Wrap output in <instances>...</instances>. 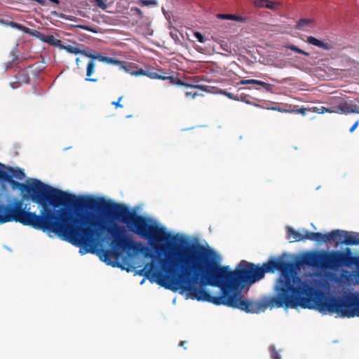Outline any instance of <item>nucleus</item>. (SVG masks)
Listing matches in <instances>:
<instances>
[{"mask_svg":"<svg viewBox=\"0 0 359 359\" xmlns=\"http://www.w3.org/2000/svg\"><path fill=\"white\" fill-rule=\"evenodd\" d=\"M97 81V79L91 78V82H96Z\"/></svg>","mask_w":359,"mask_h":359,"instance_id":"nucleus-54","label":"nucleus"},{"mask_svg":"<svg viewBox=\"0 0 359 359\" xmlns=\"http://www.w3.org/2000/svg\"><path fill=\"white\" fill-rule=\"evenodd\" d=\"M184 341H181L180 344H179V346H184Z\"/></svg>","mask_w":359,"mask_h":359,"instance_id":"nucleus-53","label":"nucleus"},{"mask_svg":"<svg viewBox=\"0 0 359 359\" xmlns=\"http://www.w3.org/2000/svg\"><path fill=\"white\" fill-rule=\"evenodd\" d=\"M359 102L358 100H348L345 104H339L336 107V112L341 114H359V107L355 102Z\"/></svg>","mask_w":359,"mask_h":359,"instance_id":"nucleus-12","label":"nucleus"},{"mask_svg":"<svg viewBox=\"0 0 359 359\" xmlns=\"http://www.w3.org/2000/svg\"><path fill=\"white\" fill-rule=\"evenodd\" d=\"M146 280H147V276H145L144 277H143V278H142V280L140 281V284L141 285H142L145 283Z\"/></svg>","mask_w":359,"mask_h":359,"instance_id":"nucleus-47","label":"nucleus"},{"mask_svg":"<svg viewBox=\"0 0 359 359\" xmlns=\"http://www.w3.org/2000/svg\"><path fill=\"white\" fill-rule=\"evenodd\" d=\"M258 84H262V83L260 82V80L254 79L253 82H252V85L257 86Z\"/></svg>","mask_w":359,"mask_h":359,"instance_id":"nucleus-44","label":"nucleus"},{"mask_svg":"<svg viewBox=\"0 0 359 359\" xmlns=\"http://www.w3.org/2000/svg\"><path fill=\"white\" fill-rule=\"evenodd\" d=\"M252 4L257 8H268L273 11L279 8V4L271 0H252Z\"/></svg>","mask_w":359,"mask_h":359,"instance_id":"nucleus-13","label":"nucleus"},{"mask_svg":"<svg viewBox=\"0 0 359 359\" xmlns=\"http://www.w3.org/2000/svg\"><path fill=\"white\" fill-rule=\"evenodd\" d=\"M254 79H248V85H252Z\"/></svg>","mask_w":359,"mask_h":359,"instance_id":"nucleus-50","label":"nucleus"},{"mask_svg":"<svg viewBox=\"0 0 359 359\" xmlns=\"http://www.w3.org/2000/svg\"><path fill=\"white\" fill-rule=\"evenodd\" d=\"M169 22V25L168 27V29H171L172 28V23L170 21H168Z\"/></svg>","mask_w":359,"mask_h":359,"instance_id":"nucleus-52","label":"nucleus"},{"mask_svg":"<svg viewBox=\"0 0 359 359\" xmlns=\"http://www.w3.org/2000/svg\"><path fill=\"white\" fill-rule=\"evenodd\" d=\"M131 11L135 12V13H137L140 16L142 15V12L141 11V9L140 8H138V7L132 8Z\"/></svg>","mask_w":359,"mask_h":359,"instance_id":"nucleus-41","label":"nucleus"},{"mask_svg":"<svg viewBox=\"0 0 359 359\" xmlns=\"http://www.w3.org/2000/svg\"><path fill=\"white\" fill-rule=\"evenodd\" d=\"M131 117H132V115H131V114H130V115H127V116H126V118H131Z\"/></svg>","mask_w":359,"mask_h":359,"instance_id":"nucleus-58","label":"nucleus"},{"mask_svg":"<svg viewBox=\"0 0 359 359\" xmlns=\"http://www.w3.org/2000/svg\"><path fill=\"white\" fill-rule=\"evenodd\" d=\"M194 88L199 89L203 92L210 93V89H212V87L203 84H196Z\"/></svg>","mask_w":359,"mask_h":359,"instance_id":"nucleus-31","label":"nucleus"},{"mask_svg":"<svg viewBox=\"0 0 359 359\" xmlns=\"http://www.w3.org/2000/svg\"><path fill=\"white\" fill-rule=\"evenodd\" d=\"M162 11H163V15L165 14V13H168L164 8H162Z\"/></svg>","mask_w":359,"mask_h":359,"instance_id":"nucleus-56","label":"nucleus"},{"mask_svg":"<svg viewBox=\"0 0 359 359\" xmlns=\"http://www.w3.org/2000/svg\"><path fill=\"white\" fill-rule=\"evenodd\" d=\"M147 34L149 36H152L154 34V30L153 29H149L148 32H147Z\"/></svg>","mask_w":359,"mask_h":359,"instance_id":"nucleus-48","label":"nucleus"},{"mask_svg":"<svg viewBox=\"0 0 359 359\" xmlns=\"http://www.w3.org/2000/svg\"><path fill=\"white\" fill-rule=\"evenodd\" d=\"M311 225H312V227H313L314 229H316L313 224H311Z\"/></svg>","mask_w":359,"mask_h":359,"instance_id":"nucleus-59","label":"nucleus"},{"mask_svg":"<svg viewBox=\"0 0 359 359\" xmlns=\"http://www.w3.org/2000/svg\"><path fill=\"white\" fill-rule=\"evenodd\" d=\"M220 94L225 95L230 100H236V101L238 100V95H235L234 94L229 93L224 89L220 90Z\"/></svg>","mask_w":359,"mask_h":359,"instance_id":"nucleus-28","label":"nucleus"},{"mask_svg":"<svg viewBox=\"0 0 359 359\" xmlns=\"http://www.w3.org/2000/svg\"><path fill=\"white\" fill-rule=\"evenodd\" d=\"M239 83L241 85H248V79H242Z\"/></svg>","mask_w":359,"mask_h":359,"instance_id":"nucleus-45","label":"nucleus"},{"mask_svg":"<svg viewBox=\"0 0 359 359\" xmlns=\"http://www.w3.org/2000/svg\"><path fill=\"white\" fill-rule=\"evenodd\" d=\"M305 259L318 262L317 267L313 268V273L304 272L302 275L287 278L286 311L292 309H309L318 311L322 315L332 314L339 312L341 309L348 307L354 311H359L349 305L334 308L330 302L325 299H313L311 292L314 290H322L332 294L342 293L336 290L332 283L330 269L337 266H346L355 263L359 259V255L353 252L348 247L342 250L313 249L304 252ZM340 317V316H339Z\"/></svg>","mask_w":359,"mask_h":359,"instance_id":"nucleus-2","label":"nucleus"},{"mask_svg":"<svg viewBox=\"0 0 359 359\" xmlns=\"http://www.w3.org/2000/svg\"><path fill=\"white\" fill-rule=\"evenodd\" d=\"M285 48L287 49H289L290 50H292L297 53H299V54H301V55H305V56H310V53L309 52H306L302 49H301L300 48H299L296 45H294V44H292V43H289V44H287L285 46Z\"/></svg>","mask_w":359,"mask_h":359,"instance_id":"nucleus-21","label":"nucleus"},{"mask_svg":"<svg viewBox=\"0 0 359 359\" xmlns=\"http://www.w3.org/2000/svg\"><path fill=\"white\" fill-rule=\"evenodd\" d=\"M287 236V237H292L294 241H304V233L299 231H296L293 227L290 226H286Z\"/></svg>","mask_w":359,"mask_h":359,"instance_id":"nucleus-16","label":"nucleus"},{"mask_svg":"<svg viewBox=\"0 0 359 359\" xmlns=\"http://www.w3.org/2000/svg\"><path fill=\"white\" fill-rule=\"evenodd\" d=\"M140 3L144 6H156L158 5L157 0H141Z\"/></svg>","mask_w":359,"mask_h":359,"instance_id":"nucleus-29","label":"nucleus"},{"mask_svg":"<svg viewBox=\"0 0 359 359\" xmlns=\"http://www.w3.org/2000/svg\"><path fill=\"white\" fill-rule=\"evenodd\" d=\"M247 97H248L247 95L242 94L240 96H238V101L245 102L247 104H252V102L249 100L247 99Z\"/></svg>","mask_w":359,"mask_h":359,"instance_id":"nucleus-35","label":"nucleus"},{"mask_svg":"<svg viewBox=\"0 0 359 359\" xmlns=\"http://www.w3.org/2000/svg\"><path fill=\"white\" fill-rule=\"evenodd\" d=\"M269 351L271 359H282L280 353L277 351L274 344H271L269 346Z\"/></svg>","mask_w":359,"mask_h":359,"instance_id":"nucleus-22","label":"nucleus"},{"mask_svg":"<svg viewBox=\"0 0 359 359\" xmlns=\"http://www.w3.org/2000/svg\"><path fill=\"white\" fill-rule=\"evenodd\" d=\"M91 33H97L96 28L91 27Z\"/></svg>","mask_w":359,"mask_h":359,"instance_id":"nucleus-51","label":"nucleus"},{"mask_svg":"<svg viewBox=\"0 0 359 359\" xmlns=\"http://www.w3.org/2000/svg\"><path fill=\"white\" fill-rule=\"evenodd\" d=\"M306 42L311 45L321 48L323 50H330L332 46L323 39H318L313 36H309L306 39Z\"/></svg>","mask_w":359,"mask_h":359,"instance_id":"nucleus-14","label":"nucleus"},{"mask_svg":"<svg viewBox=\"0 0 359 359\" xmlns=\"http://www.w3.org/2000/svg\"><path fill=\"white\" fill-rule=\"evenodd\" d=\"M177 29L170 31L169 33L170 36L175 41V44H180L181 40L177 34Z\"/></svg>","mask_w":359,"mask_h":359,"instance_id":"nucleus-33","label":"nucleus"},{"mask_svg":"<svg viewBox=\"0 0 359 359\" xmlns=\"http://www.w3.org/2000/svg\"><path fill=\"white\" fill-rule=\"evenodd\" d=\"M294 111H295L296 113H297V114H302V115H306L307 110H306V108L301 107V108H299V109H298L295 110Z\"/></svg>","mask_w":359,"mask_h":359,"instance_id":"nucleus-40","label":"nucleus"},{"mask_svg":"<svg viewBox=\"0 0 359 359\" xmlns=\"http://www.w3.org/2000/svg\"><path fill=\"white\" fill-rule=\"evenodd\" d=\"M133 251L132 249L120 250L113 247L91 245V255H95L106 265L144 277L151 266L149 252L135 254Z\"/></svg>","mask_w":359,"mask_h":359,"instance_id":"nucleus-6","label":"nucleus"},{"mask_svg":"<svg viewBox=\"0 0 359 359\" xmlns=\"http://www.w3.org/2000/svg\"><path fill=\"white\" fill-rule=\"evenodd\" d=\"M313 23V20L310 18H300L296 22L294 29L303 30L304 26H310Z\"/></svg>","mask_w":359,"mask_h":359,"instance_id":"nucleus-19","label":"nucleus"},{"mask_svg":"<svg viewBox=\"0 0 359 359\" xmlns=\"http://www.w3.org/2000/svg\"><path fill=\"white\" fill-rule=\"evenodd\" d=\"M216 18L219 20H233L241 23H246L248 22V18L241 15H233L219 13L216 14Z\"/></svg>","mask_w":359,"mask_h":359,"instance_id":"nucleus-15","label":"nucleus"},{"mask_svg":"<svg viewBox=\"0 0 359 359\" xmlns=\"http://www.w3.org/2000/svg\"><path fill=\"white\" fill-rule=\"evenodd\" d=\"M320 188V186H318V187L316 188V190H318Z\"/></svg>","mask_w":359,"mask_h":359,"instance_id":"nucleus-60","label":"nucleus"},{"mask_svg":"<svg viewBox=\"0 0 359 359\" xmlns=\"http://www.w3.org/2000/svg\"><path fill=\"white\" fill-rule=\"evenodd\" d=\"M164 16L167 20L170 21V16L168 13H165Z\"/></svg>","mask_w":359,"mask_h":359,"instance_id":"nucleus-46","label":"nucleus"},{"mask_svg":"<svg viewBox=\"0 0 359 359\" xmlns=\"http://www.w3.org/2000/svg\"><path fill=\"white\" fill-rule=\"evenodd\" d=\"M198 94L197 93V92H190V91H187L186 92V96L187 97H191V98H195Z\"/></svg>","mask_w":359,"mask_h":359,"instance_id":"nucleus-39","label":"nucleus"},{"mask_svg":"<svg viewBox=\"0 0 359 359\" xmlns=\"http://www.w3.org/2000/svg\"><path fill=\"white\" fill-rule=\"evenodd\" d=\"M253 105H254V106H255V107H260V105H259V104H256V103H254V104H253Z\"/></svg>","mask_w":359,"mask_h":359,"instance_id":"nucleus-57","label":"nucleus"},{"mask_svg":"<svg viewBox=\"0 0 359 359\" xmlns=\"http://www.w3.org/2000/svg\"><path fill=\"white\" fill-rule=\"evenodd\" d=\"M122 98H123V96L119 97L118 100L117 101H113L111 102V104L114 105L115 107V108L123 107V104H121L120 103V102L122 100Z\"/></svg>","mask_w":359,"mask_h":359,"instance_id":"nucleus-37","label":"nucleus"},{"mask_svg":"<svg viewBox=\"0 0 359 359\" xmlns=\"http://www.w3.org/2000/svg\"><path fill=\"white\" fill-rule=\"evenodd\" d=\"M313 242L318 245H320L323 243H333L334 242H337V229H334L326 233L316 232Z\"/></svg>","mask_w":359,"mask_h":359,"instance_id":"nucleus-11","label":"nucleus"},{"mask_svg":"<svg viewBox=\"0 0 359 359\" xmlns=\"http://www.w3.org/2000/svg\"><path fill=\"white\" fill-rule=\"evenodd\" d=\"M201 248L204 252L203 282H206V285L220 284L250 290L265 277L266 271L262 263L255 264L242 259L233 269L229 265L221 264L220 254L207 243Z\"/></svg>","mask_w":359,"mask_h":359,"instance_id":"nucleus-5","label":"nucleus"},{"mask_svg":"<svg viewBox=\"0 0 359 359\" xmlns=\"http://www.w3.org/2000/svg\"><path fill=\"white\" fill-rule=\"evenodd\" d=\"M91 4L102 10L107 8V0H91Z\"/></svg>","mask_w":359,"mask_h":359,"instance_id":"nucleus-23","label":"nucleus"},{"mask_svg":"<svg viewBox=\"0 0 359 359\" xmlns=\"http://www.w3.org/2000/svg\"><path fill=\"white\" fill-rule=\"evenodd\" d=\"M145 76L152 79H159L162 80L163 75L158 74L157 72H151L149 70H146Z\"/></svg>","mask_w":359,"mask_h":359,"instance_id":"nucleus-27","label":"nucleus"},{"mask_svg":"<svg viewBox=\"0 0 359 359\" xmlns=\"http://www.w3.org/2000/svg\"><path fill=\"white\" fill-rule=\"evenodd\" d=\"M170 257L166 268L175 276L163 280L149 271L147 278L151 283H156L165 290L184 296L186 299L198 302L203 284V259L204 252L201 247L189 248L184 260L177 261V250L168 251Z\"/></svg>","mask_w":359,"mask_h":359,"instance_id":"nucleus-4","label":"nucleus"},{"mask_svg":"<svg viewBox=\"0 0 359 359\" xmlns=\"http://www.w3.org/2000/svg\"><path fill=\"white\" fill-rule=\"evenodd\" d=\"M260 82L262 83V84L257 85V87L255 88L256 90H264L267 93H273V86L272 84L264 82L261 80H260Z\"/></svg>","mask_w":359,"mask_h":359,"instance_id":"nucleus-20","label":"nucleus"},{"mask_svg":"<svg viewBox=\"0 0 359 359\" xmlns=\"http://www.w3.org/2000/svg\"><path fill=\"white\" fill-rule=\"evenodd\" d=\"M305 252L306 251L302 253V256L299 254H290L287 252H284L279 256H270L265 262L262 263L265 271H266V273H278V276L276 278L274 284L277 283V281L280 276L290 278L294 276L302 275L303 273L300 272L293 275H289L285 273V272L287 270L299 264L302 260L311 262V261L305 259ZM313 262L314 263V262ZM319 264L320 263L315 262L314 267H317Z\"/></svg>","mask_w":359,"mask_h":359,"instance_id":"nucleus-7","label":"nucleus"},{"mask_svg":"<svg viewBox=\"0 0 359 359\" xmlns=\"http://www.w3.org/2000/svg\"><path fill=\"white\" fill-rule=\"evenodd\" d=\"M113 65H116L119 67V69L125 71L126 73H128L131 75V72H133L134 67H136V65L133 62H128L126 61L119 60V62L116 64H113Z\"/></svg>","mask_w":359,"mask_h":359,"instance_id":"nucleus-17","label":"nucleus"},{"mask_svg":"<svg viewBox=\"0 0 359 359\" xmlns=\"http://www.w3.org/2000/svg\"><path fill=\"white\" fill-rule=\"evenodd\" d=\"M63 48L69 53L78 55L76 59L78 66L79 67V62H85L86 65V76L87 77L90 76V55L86 51H80L77 47L73 46H63ZM86 79L88 81L90 79L86 78Z\"/></svg>","mask_w":359,"mask_h":359,"instance_id":"nucleus-9","label":"nucleus"},{"mask_svg":"<svg viewBox=\"0 0 359 359\" xmlns=\"http://www.w3.org/2000/svg\"><path fill=\"white\" fill-rule=\"evenodd\" d=\"M340 318H353L355 316L359 317V310L358 311H354L348 307L344 308V309H341L339 312Z\"/></svg>","mask_w":359,"mask_h":359,"instance_id":"nucleus-18","label":"nucleus"},{"mask_svg":"<svg viewBox=\"0 0 359 359\" xmlns=\"http://www.w3.org/2000/svg\"><path fill=\"white\" fill-rule=\"evenodd\" d=\"M268 109L273 110V111H277L282 112V113H287V112L290 111V109H282L281 107H278V106L269 107Z\"/></svg>","mask_w":359,"mask_h":359,"instance_id":"nucleus-34","label":"nucleus"},{"mask_svg":"<svg viewBox=\"0 0 359 359\" xmlns=\"http://www.w3.org/2000/svg\"><path fill=\"white\" fill-rule=\"evenodd\" d=\"M194 38L200 43H204L205 39L204 35L199 31H195L194 32Z\"/></svg>","mask_w":359,"mask_h":359,"instance_id":"nucleus-32","label":"nucleus"},{"mask_svg":"<svg viewBox=\"0 0 359 359\" xmlns=\"http://www.w3.org/2000/svg\"><path fill=\"white\" fill-rule=\"evenodd\" d=\"M302 232L304 233V241L306 240L313 241L316 232L310 231L306 229H302Z\"/></svg>","mask_w":359,"mask_h":359,"instance_id":"nucleus-25","label":"nucleus"},{"mask_svg":"<svg viewBox=\"0 0 359 359\" xmlns=\"http://www.w3.org/2000/svg\"><path fill=\"white\" fill-rule=\"evenodd\" d=\"M165 80L169 81V82L171 84L176 86H178V84H177V83H179L178 81H181L180 79L173 76H163V75L162 81H165Z\"/></svg>","mask_w":359,"mask_h":359,"instance_id":"nucleus-26","label":"nucleus"},{"mask_svg":"<svg viewBox=\"0 0 359 359\" xmlns=\"http://www.w3.org/2000/svg\"><path fill=\"white\" fill-rule=\"evenodd\" d=\"M337 243L341 245H359V232L337 229Z\"/></svg>","mask_w":359,"mask_h":359,"instance_id":"nucleus-8","label":"nucleus"},{"mask_svg":"<svg viewBox=\"0 0 359 359\" xmlns=\"http://www.w3.org/2000/svg\"><path fill=\"white\" fill-rule=\"evenodd\" d=\"M134 210L103 195L91 194V245L132 249L133 253L149 251L147 243L158 249L177 250V261L184 260L189 248L202 246L198 236L175 232L147 214L132 215Z\"/></svg>","mask_w":359,"mask_h":359,"instance_id":"nucleus-1","label":"nucleus"},{"mask_svg":"<svg viewBox=\"0 0 359 359\" xmlns=\"http://www.w3.org/2000/svg\"><path fill=\"white\" fill-rule=\"evenodd\" d=\"M178 82H179V83H177L178 87L184 86V87H186V88H194V86H195V85H193V84H191L190 83L184 81L182 80H181L180 81H178Z\"/></svg>","mask_w":359,"mask_h":359,"instance_id":"nucleus-36","label":"nucleus"},{"mask_svg":"<svg viewBox=\"0 0 359 359\" xmlns=\"http://www.w3.org/2000/svg\"><path fill=\"white\" fill-rule=\"evenodd\" d=\"M358 125H359V120H357L353 125L352 126L349 128V132L351 133H353L355 129L358 127Z\"/></svg>","mask_w":359,"mask_h":359,"instance_id":"nucleus-38","label":"nucleus"},{"mask_svg":"<svg viewBox=\"0 0 359 359\" xmlns=\"http://www.w3.org/2000/svg\"><path fill=\"white\" fill-rule=\"evenodd\" d=\"M55 41V39L53 37V36H50L49 37V40H48V42L50 43H54V41Z\"/></svg>","mask_w":359,"mask_h":359,"instance_id":"nucleus-49","label":"nucleus"},{"mask_svg":"<svg viewBox=\"0 0 359 359\" xmlns=\"http://www.w3.org/2000/svg\"><path fill=\"white\" fill-rule=\"evenodd\" d=\"M96 60L111 65L119 62V60L116 57H108L102 53L91 50V75L95 72Z\"/></svg>","mask_w":359,"mask_h":359,"instance_id":"nucleus-10","label":"nucleus"},{"mask_svg":"<svg viewBox=\"0 0 359 359\" xmlns=\"http://www.w3.org/2000/svg\"><path fill=\"white\" fill-rule=\"evenodd\" d=\"M10 25L13 27H15V28H18V29H22V26L20 25H18L15 22H11L10 23Z\"/></svg>","mask_w":359,"mask_h":359,"instance_id":"nucleus-42","label":"nucleus"},{"mask_svg":"<svg viewBox=\"0 0 359 359\" xmlns=\"http://www.w3.org/2000/svg\"><path fill=\"white\" fill-rule=\"evenodd\" d=\"M287 277L280 276L273 285V293L264 295L258 299L245 296L250 290L218 284L206 285L203 282L198 302H208L215 306H224L245 313L259 314L267 309L282 308L286 311Z\"/></svg>","mask_w":359,"mask_h":359,"instance_id":"nucleus-3","label":"nucleus"},{"mask_svg":"<svg viewBox=\"0 0 359 359\" xmlns=\"http://www.w3.org/2000/svg\"><path fill=\"white\" fill-rule=\"evenodd\" d=\"M135 68L136 69L135 70L133 69V72H131L132 76H145L146 70H144L142 68H139L137 66Z\"/></svg>","mask_w":359,"mask_h":359,"instance_id":"nucleus-30","label":"nucleus"},{"mask_svg":"<svg viewBox=\"0 0 359 359\" xmlns=\"http://www.w3.org/2000/svg\"><path fill=\"white\" fill-rule=\"evenodd\" d=\"M314 111H316L318 114H325L326 112L328 113H337L336 112V107L327 108L325 107H314Z\"/></svg>","mask_w":359,"mask_h":359,"instance_id":"nucleus-24","label":"nucleus"},{"mask_svg":"<svg viewBox=\"0 0 359 359\" xmlns=\"http://www.w3.org/2000/svg\"><path fill=\"white\" fill-rule=\"evenodd\" d=\"M195 49L198 52V53H203V49L201 46H196L195 47Z\"/></svg>","mask_w":359,"mask_h":359,"instance_id":"nucleus-43","label":"nucleus"},{"mask_svg":"<svg viewBox=\"0 0 359 359\" xmlns=\"http://www.w3.org/2000/svg\"><path fill=\"white\" fill-rule=\"evenodd\" d=\"M176 299H177V298H176V297H175V298L172 299V304H175V303H176Z\"/></svg>","mask_w":359,"mask_h":359,"instance_id":"nucleus-55","label":"nucleus"}]
</instances>
